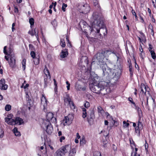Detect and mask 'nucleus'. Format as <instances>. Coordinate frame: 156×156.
Masks as SVG:
<instances>
[{"label": "nucleus", "instance_id": "f257e3e1", "mask_svg": "<svg viewBox=\"0 0 156 156\" xmlns=\"http://www.w3.org/2000/svg\"><path fill=\"white\" fill-rule=\"evenodd\" d=\"M101 67L103 71L102 76L104 81L99 82L98 85L91 84L90 85V87L92 92L104 95L107 93L106 88L105 87L107 86L110 83V80L114 72L112 69L108 67L105 63L101 65Z\"/></svg>", "mask_w": 156, "mask_h": 156}, {"label": "nucleus", "instance_id": "f03ea898", "mask_svg": "<svg viewBox=\"0 0 156 156\" xmlns=\"http://www.w3.org/2000/svg\"><path fill=\"white\" fill-rule=\"evenodd\" d=\"M94 20L91 26V27H90V29L91 32L93 31L98 34L100 31L101 33L99 34L98 38H101V34L104 36L107 34V30L104 25V22L102 18L98 15L97 13H95L93 15Z\"/></svg>", "mask_w": 156, "mask_h": 156}, {"label": "nucleus", "instance_id": "7ed1b4c3", "mask_svg": "<svg viewBox=\"0 0 156 156\" xmlns=\"http://www.w3.org/2000/svg\"><path fill=\"white\" fill-rule=\"evenodd\" d=\"M109 54H110V53L108 50L102 51L101 52H99L94 55L93 59V62H101L102 63L100 64V66L101 65L104 63L106 64L105 63H102V62L105 57L106 56V55ZM100 68H101V67Z\"/></svg>", "mask_w": 156, "mask_h": 156}, {"label": "nucleus", "instance_id": "20e7f679", "mask_svg": "<svg viewBox=\"0 0 156 156\" xmlns=\"http://www.w3.org/2000/svg\"><path fill=\"white\" fill-rule=\"evenodd\" d=\"M41 126L44 129H46V132L49 134H51L52 132L53 128L50 122L46 120H44Z\"/></svg>", "mask_w": 156, "mask_h": 156}, {"label": "nucleus", "instance_id": "39448f33", "mask_svg": "<svg viewBox=\"0 0 156 156\" xmlns=\"http://www.w3.org/2000/svg\"><path fill=\"white\" fill-rule=\"evenodd\" d=\"M79 9L80 12L84 14L87 13L90 10V7L87 4L80 5L79 6Z\"/></svg>", "mask_w": 156, "mask_h": 156}, {"label": "nucleus", "instance_id": "423d86ee", "mask_svg": "<svg viewBox=\"0 0 156 156\" xmlns=\"http://www.w3.org/2000/svg\"><path fill=\"white\" fill-rule=\"evenodd\" d=\"M94 113V110L92 109L90 111V113L88 114L87 116V121L90 125L93 124L95 118Z\"/></svg>", "mask_w": 156, "mask_h": 156}, {"label": "nucleus", "instance_id": "0eeeda50", "mask_svg": "<svg viewBox=\"0 0 156 156\" xmlns=\"http://www.w3.org/2000/svg\"><path fill=\"white\" fill-rule=\"evenodd\" d=\"M73 118L74 117L73 114H69L67 116L65 117L63 120L64 125L70 124L72 122Z\"/></svg>", "mask_w": 156, "mask_h": 156}, {"label": "nucleus", "instance_id": "6e6552de", "mask_svg": "<svg viewBox=\"0 0 156 156\" xmlns=\"http://www.w3.org/2000/svg\"><path fill=\"white\" fill-rule=\"evenodd\" d=\"M10 58V60L8 63L10 66L12 68H15L16 66V57L14 54H11Z\"/></svg>", "mask_w": 156, "mask_h": 156}, {"label": "nucleus", "instance_id": "1a4fd4ad", "mask_svg": "<svg viewBox=\"0 0 156 156\" xmlns=\"http://www.w3.org/2000/svg\"><path fill=\"white\" fill-rule=\"evenodd\" d=\"M47 120H46L55 123L56 122V119L55 117H53V114L51 112H49L47 113L46 115Z\"/></svg>", "mask_w": 156, "mask_h": 156}, {"label": "nucleus", "instance_id": "9d476101", "mask_svg": "<svg viewBox=\"0 0 156 156\" xmlns=\"http://www.w3.org/2000/svg\"><path fill=\"white\" fill-rule=\"evenodd\" d=\"M60 149L62 152V154L64 155L68 151L71 149V147L69 145L67 144L62 147Z\"/></svg>", "mask_w": 156, "mask_h": 156}, {"label": "nucleus", "instance_id": "9b49d317", "mask_svg": "<svg viewBox=\"0 0 156 156\" xmlns=\"http://www.w3.org/2000/svg\"><path fill=\"white\" fill-rule=\"evenodd\" d=\"M8 86L5 84L4 79H2L0 80V89L2 90H5L7 89Z\"/></svg>", "mask_w": 156, "mask_h": 156}, {"label": "nucleus", "instance_id": "f8f14e48", "mask_svg": "<svg viewBox=\"0 0 156 156\" xmlns=\"http://www.w3.org/2000/svg\"><path fill=\"white\" fill-rule=\"evenodd\" d=\"M41 104L43 105L44 107L43 109L44 110L48 105V101L44 94H42V96L41 98Z\"/></svg>", "mask_w": 156, "mask_h": 156}, {"label": "nucleus", "instance_id": "ddd939ff", "mask_svg": "<svg viewBox=\"0 0 156 156\" xmlns=\"http://www.w3.org/2000/svg\"><path fill=\"white\" fill-rule=\"evenodd\" d=\"M23 122V119L20 117H17L14 119V125L18 124L21 125Z\"/></svg>", "mask_w": 156, "mask_h": 156}, {"label": "nucleus", "instance_id": "4468645a", "mask_svg": "<svg viewBox=\"0 0 156 156\" xmlns=\"http://www.w3.org/2000/svg\"><path fill=\"white\" fill-rule=\"evenodd\" d=\"M6 46H5L4 48L3 51L5 55H8L9 56V57L10 56L11 54H12L13 50L12 48H9V50L7 52L6 50Z\"/></svg>", "mask_w": 156, "mask_h": 156}, {"label": "nucleus", "instance_id": "2eb2a0df", "mask_svg": "<svg viewBox=\"0 0 156 156\" xmlns=\"http://www.w3.org/2000/svg\"><path fill=\"white\" fill-rule=\"evenodd\" d=\"M68 50L67 49H65L64 50H62L60 53V57L62 58L66 57L68 55Z\"/></svg>", "mask_w": 156, "mask_h": 156}, {"label": "nucleus", "instance_id": "dca6fc26", "mask_svg": "<svg viewBox=\"0 0 156 156\" xmlns=\"http://www.w3.org/2000/svg\"><path fill=\"white\" fill-rule=\"evenodd\" d=\"M51 76H49V77H47L45 78L44 79V87H46L50 83L51 80Z\"/></svg>", "mask_w": 156, "mask_h": 156}, {"label": "nucleus", "instance_id": "f3484780", "mask_svg": "<svg viewBox=\"0 0 156 156\" xmlns=\"http://www.w3.org/2000/svg\"><path fill=\"white\" fill-rule=\"evenodd\" d=\"M5 122L8 124L10 125H14V119L11 118L6 117L5 118Z\"/></svg>", "mask_w": 156, "mask_h": 156}, {"label": "nucleus", "instance_id": "a211bd4d", "mask_svg": "<svg viewBox=\"0 0 156 156\" xmlns=\"http://www.w3.org/2000/svg\"><path fill=\"white\" fill-rule=\"evenodd\" d=\"M148 88V87L147 86H145L144 84L142 83L141 84V91L145 94L147 91V88Z\"/></svg>", "mask_w": 156, "mask_h": 156}, {"label": "nucleus", "instance_id": "6ab92c4d", "mask_svg": "<svg viewBox=\"0 0 156 156\" xmlns=\"http://www.w3.org/2000/svg\"><path fill=\"white\" fill-rule=\"evenodd\" d=\"M75 87L76 90L77 91H80L81 90H85L86 89L85 87H83L82 88L81 86L78 83H76V84L75 86Z\"/></svg>", "mask_w": 156, "mask_h": 156}, {"label": "nucleus", "instance_id": "aec40b11", "mask_svg": "<svg viewBox=\"0 0 156 156\" xmlns=\"http://www.w3.org/2000/svg\"><path fill=\"white\" fill-rule=\"evenodd\" d=\"M72 101L71 99L68 94H66L64 98V101L65 103L69 104Z\"/></svg>", "mask_w": 156, "mask_h": 156}, {"label": "nucleus", "instance_id": "412c9836", "mask_svg": "<svg viewBox=\"0 0 156 156\" xmlns=\"http://www.w3.org/2000/svg\"><path fill=\"white\" fill-rule=\"evenodd\" d=\"M76 152V150L74 148L70 149L68 156H75Z\"/></svg>", "mask_w": 156, "mask_h": 156}, {"label": "nucleus", "instance_id": "4be33fe9", "mask_svg": "<svg viewBox=\"0 0 156 156\" xmlns=\"http://www.w3.org/2000/svg\"><path fill=\"white\" fill-rule=\"evenodd\" d=\"M13 131L14 133L16 136H20V133L18 131L17 129L15 127L13 129Z\"/></svg>", "mask_w": 156, "mask_h": 156}, {"label": "nucleus", "instance_id": "5701e85b", "mask_svg": "<svg viewBox=\"0 0 156 156\" xmlns=\"http://www.w3.org/2000/svg\"><path fill=\"white\" fill-rule=\"evenodd\" d=\"M82 117L83 118H85L87 116V112H86V109L84 108H82Z\"/></svg>", "mask_w": 156, "mask_h": 156}, {"label": "nucleus", "instance_id": "b1692460", "mask_svg": "<svg viewBox=\"0 0 156 156\" xmlns=\"http://www.w3.org/2000/svg\"><path fill=\"white\" fill-rule=\"evenodd\" d=\"M56 156H62V152L60 148L56 152Z\"/></svg>", "mask_w": 156, "mask_h": 156}, {"label": "nucleus", "instance_id": "393cba45", "mask_svg": "<svg viewBox=\"0 0 156 156\" xmlns=\"http://www.w3.org/2000/svg\"><path fill=\"white\" fill-rule=\"evenodd\" d=\"M85 140L84 136H82L81 138L80 141V143L81 145L83 146L85 144Z\"/></svg>", "mask_w": 156, "mask_h": 156}, {"label": "nucleus", "instance_id": "a878e982", "mask_svg": "<svg viewBox=\"0 0 156 156\" xmlns=\"http://www.w3.org/2000/svg\"><path fill=\"white\" fill-rule=\"evenodd\" d=\"M68 104L69 105L72 109L73 110L75 109V106L73 101H71L70 102H69Z\"/></svg>", "mask_w": 156, "mask_h": 156}, {"label": "nucleus", "instance_id": "bb28decb", "mask_svg": "<svg viewBox=\"0 0 156 156\" xmlns=\"http://www.w3.org/2000/svg\"><path fill=\"white\" fill-rule=\"evenodd\" d=\"M150 52L152 58L154 59H155L156 58V57L154 51H151Z\"/></svg>", "mask_w": 156, "mask_h": 156}, {"label": "nucleus", "instance_id": "cd10ccee", "mask_svg": "<svg viewBox=\"0 0 156 156\" xmlns=\"http://www.w3.org/2000/svg\"><path fill=\"white\" fill-rule=\"evenodd\" d=\"M11 109V106L10 105H6L5 107V109L7 111H10Z\"/></svg>", "mask_w": 156, "mask_h": 156}, {"label": "nucleus", "instance_id": "c85d7f7f", "mask_svg": "<svg viewBox=\"0 0 156 156\" xmlns=\"http://www.w3.org/2000/svg\"><path fill=\"white\" fill-rule=\"evenodd\" d=\"M22 67L23 68V70H25L26 68V59H23L22 62Z\"/></svg>", "mask_w": 156, "mask_h": 156}, {"label": "nucleus", "instance_id": "c756f323", "mask_svg": "<svg viewBox=\"0 0 156 156\" xmlns=\"http://www.w3.org/2000/svg\"><path fill=\"white\" fill-rule=\"evenodd\" d=\"M29 22L30 24L31 28L32 27V26L34 25V20L33 18H31L29 20Z\"/></svg>", "mask_w": 156, "mask_h": 156}, {"label": "nucleus", "instance_id": "7c9ffc66", "mask_svg": "<svg viewBox=\"0 0 156 156\" xmlns=\"http://www.w3.org/2000/svg\"><path fill=\"white\" fill-rule=\"evenodd\" d=\"M44 71L46 76V77H49V76H50V73L48 69H44Z\"/></svg>", "mask_w": 156, "mask_h": 156}, {"label": "nucleus", "instance_id": "2f4dec72", "mask_svg": "<svg viewBox=\"0 0 156 156\" xmlns=\"http://www.w3.org/2000/svg\"><path fill=\"white\" fill-rule=\"evenodd\" d=\"M60 43L61 46L63 47H65L66 46L64 40L63 39H61L60 40Z\"/></svg>", "mask_w": 156, "mask_h": 156}, {"label": "nucleus", "instance_id": "473e14b6", "mask_svg": "<svg viewBox=\"0 0 156 156\" xmlns=\"http://www.w3.org/2000/svg\"><path fill=\"white\" fill-rule=\"evenodd\" d=\"M39 59L38 58H35L34 60V62L36 65L38 64L39 63Z\"/></svg>", "mask_w": 156, "mask_h": 156}, {"label": "nucleus", "instance_id": "72a5a7b5", "mask_svg": "<svg viewBox=\"0 0 156 156\" xmlns=\"http://www.w3.org/2000/svg\"><path fill=\"white\" fill-rule=\"evenodd\" d=\"M137 127H138V128H140V129L141 130L143 129V127L142 122H140L139 120L138 122Z\"/></svg>", "mask_w": 156, "mask_h": 156}, {"label": "nucleus", "instance_id": "f704fd0d", "mask_svg": "<svg viewBox=\"0 0 156 156\" xmlns=\"http://www.w3.org/2000/svg\"><path fill=\"white\" fill-rule=\"evenodd\" d=\"M137 112L138 114V115L140 119V116L142 115V112L140 108H138V109L137 110Z\"/></svg>", "mask_w": 156, "mask_h": 156}, {"label": "nucleus", "instance_id": "c9c22d12", "mask_svg": "<svg viewBox=\"0 0 156 156\" xmlns=\"http://www.w3.org/2000/svg\"><path fill=\"white\" fill-rule=\"evenodd\" d=\"M129 71L130 74V76H131L133 75V71L132 69V66L130 64L129 66Z\"/></svg>", "mask_w": 156, "mask_h": 156}, {"label": "nucleus", "instance_id": "e433bc0d", "mask_svg": "<svg viewBox=\"0 0 156 156\" xmlns=\"http://www.w3.org/2000/svg\"><path fill=\"white\" fill-rule=\"evenodd\" d=\"M67 5L66 4L64 3L62 4V9L63 12H65L66 11L65 8L67 7Z\"/></svg>", "mask_w": 156, "mask_h": 156}, {"label": "nucleus", "instance_id": "4c0bfd02", "mask_svg": "<svg viewBox=\"0 0 156 156\" xmlns=\"http://www.w3.org/2000/svg\"><path fill=\"white\" fill-rule=\"evenodd\" d=\"M140 33L141 35V37L142 38V40L146 41L145 36L144 34L141 32H140Z\"/></svg>", "mask_w": 156, "mask_h": 156}, {"label": "nucleus", "instance_id": "58836bf2", "mask_svg": "<svg viewBox=\"0 0 156 156\" xmlns=\"http://www.w3.org/2000/svg\"><path fill=\"white\" fill-rule=\"evenodd\" d=\"M106 114L107 115V118L108 119L110 120L113 119L112 117L111 116L108 112H107L106 113Z\"/></svg>", "mask_w": 156, "mask_h": 156}, {"label": "nucleus", "instance_id": "ea45409f", "mask_svg": "<svg viewBox=\"0 0 156 156\" xmlns=\"http://www.w3.org/2000/svg\"><path fill=\"white\" fill-rule=\"evenodd\" d=\"M94 156H101V153L98 151H95L94 153Z\"/></svg>", "mask_w": 156, "mask_h": 156}, {"label": "nucleus", "instance_id": "a19ab883", "mask_svg": "<svg viewBox=\"0 0 156 156\" xmlns=\"http://www.w3.org/2000/svg\"><path fill=\"white\" fill-rule=\"evenodd\" d=\"M132 13L133 15L135 17L136 19V20H138V17L136 15V13L135 11L134 10L132 9Z\"/></svg>", "mask_w": 156, "mask_h": 156}, {"label": "nucleus", "instance_id": "79ce46f5", "mask_svg": "<svg viewBox=\"0 0 156 156\" xmlns=\"http://www.w3.org/2000/svg\"><path fill=\"white\" fill-rule=\"evenodd\" d=\"M27 96H28V97L27 96L26 97V99L28 101V103H29L30 105H31L32 104V101L31 99H29V98L28 97H29V96L28 94H27Z\"/></svg>", "mask_w": 156, "mask_h": 156}, {"label": "nucleus", "instance_id": "37998d69", "mask_svg": "<svg viewBox=\"0 0 156 156\" xmlns=\"http://www.w3.org/2000/svg\"><path fill=\"white\" fill-rule=\"evenodd\" d=\"M28 33L32 36H34V30L33 29H31V30H29Z\"/></svg>", "mask_w": 156, "mask_h": 156}, {"label": "nucleus", "instance_id": "c03bdc74", "mask_svg": "<svg viewBox=\"0 0 156 156\" xmlns=\"http://www.w3.org/2000/svg\"><path fill=\"white\" fill-rule=\"evenodd\" d=\"M129 125V123H126V122L125 121H124L123 122V126L124 127H128Z\"/></svg>", "mask_w": 156, "mask_h": 156}, {"label": "nucleus", "instance_id": "a18cd8bd", "mask_svg": "<svg viewBox=\"0 0 156 156\" xmlns=\"http://www.w3.org/2000/svg\"><path fill=\"white\" fill-rule=\"evenodd\" d=\"M30 54L31 56L33 58H35V53L34 51H31L30 52Z\"/></svg>", "mask_w": 156, "mask_h": 156}, {"label": "nucleus", "instance_id": "49530a36", "mask_svg": "<svg viewBox=\"0 0 156 156\" xmlns=\"http://www.w3.org/2000/svg\"><path fill=\"white\" fill-rule=\"evenodd\" d=\"M4 135V131L2 129L0 128V137H2Z\"/></svg>", "mask_w": 156, "mask_h": 156}, {"label": "nucleus", "instance_id": "de8ad7c7", "mask_svg": "<svg viewBox=\"0 0 156 156\" xmlns=\"http://www.w3.org/2000/svg\"><path fill=\"white\" fill-rule=\"evenodd\" d=\"M84 106L86 108H88L90 106L89 103L88 102L86 101L84 104Z\"/></svg>", "mask_w": 156, "mask_h": 156}, {"label": "nucleus", "instance_id": "09e8293b", "mask_svg": "<svg viewBox=\"0 0 156 156\" xmlns=\"http://www.w3.org/2000/svg\"><path fill=\"white\" fill-rule=\"evenodd\" d=\"M29 48L30 50H31L32 51H33L34 49V46H33V45H32L31 44H29Z\"/></svg>", "mask_w": 156, "mask_h": 156}, {"label": "nucleus", "instance_id": "8fccbe9b", "mask_svg": "<svg viewBox=\"0 0 156 156\" xmlns=\"http://www.w3.org/2000/svg\"><path fill=\"white\" fill-rule=\"evenodd\" d=\"M93 4L94 6L97 5L98 4V0H93Z\"/></svg>", "mask_w": 156, "mask_h": 156}, {"label": "nucleus", "instance_id": "3c124183", "mask_svg": "<svg viewBox=\"0 0 156 156\" xmlns=\"http://www.w3.org/2000/svg\"><path fill=\"white\" fill-rule=\"evenodd\" d=\"M51 23L54 27H55V26H57V23L56 20H54Z\"/></svg>", "mask_w": 156, "mask_h": 156}, {"label": "nucleus", "instance_id": "603ef678", "mask_svg": "<svg viewBox=\"0 0 156 156\" xmlns=\"http://www.w3.org/2000/svg\"><path fill=\"white\" fill-rule=\"evenodd\" d=\"M131 156H141L140 154H138L137 152H135L134 153H132Z\"/></svg>", "mask_w": 156, "mask_h": 156}, {"label": "nucleus", "instance_id": "864d4df0", "mask_svg": "<svg viewBox=\"0 0 156 156\" xmlns=\"http://www.w3.org/2000/svg\"><path fill=\"white\" fill-rule=\"evenodd\" d=\"M152 3L154 6L156 7V0H152Z\"/></svg>", "mask_w": 156, "mask_h": 156}, {"label": "nucleus", "instance_id": "5fc2aeb1", "mask_svg": "<svg viewBox=\"0 0 156 156\" xmlns=\"http://www.w3.org/2000/svg\"><path fill=\"white\" fill-rule=\"evenodd\" d=\"M34 35L38 33V30L37 28H35L34 30Z\"/></svg>", "mask_w": 156, "mask_h": 156}, {"label": "nucleus", "instance_id": "6e6d98bb", "mask_svg": "<svg viewBox=\"0 0 156 156\" xmlns=\"http://www.w3.org/2000/svg\"><path fill=\"white\" fill-rule=\"evenodd\" d=\"M145 142H146V143L145 144V149L147 151V149L148 147V143H147L146 141H145Z\"/></svg>", "mask_w": 156, "mask_h": 156}, {"label": "nucleus", "instance_id": "4d7b16f0", "mask_svg": "<svg viewBox=\"0 0 156 156\" xmlns=\"http://www.w3.org/2000/svg\"><path fill=\"white\" fill-rule=\"evenodd\" d=\"M135 129L136 133L140 132V128H138V127H136L135 128Z\"/></svg>", "mask_w": 156, "mask_h": 156}, {"label": "nucleus", "instance_id": "13d9d810", "mask_svg": "<svg viewBox=\"0 0 156 156\" xmlns=\"http://www.w3.org/2000/svg\"><path fill=\"white\" fill-rule=\"evenodd\" d=\"M133 104L134 105L135 108L136 110H137L138 109V108H139V107L138 106L136 105L134 102L133 103Z\"/></svg>", "mask_w": 156, "mask_h": 156}, {"label": "nucleus", "instance_id": "bf43d9fd", "mask_svg": "<svg viewBox=\"0 0 156 156\" xmlns=\"http://www.w3.org/2000/svg\"><path fill=\"white\" fill-rule=\"evenodd\" d=\"M148 27H149V29H150V30H152V29H153L152 25L151 23L150 24H149Z\"/></svg>", "mask_w": 156, "mask_h": 156}, {"label": "nucleus", "instance_id": "052dcab7", "mask_svg": "<svg viewBox=\"0 0 156 156\" xmlns=\"http://www.w3.org/2000/svg\"><path fill=\"white\" fill-rule=\"evenodd\" d=\"M65 139V137L64 136H62L61 137L60 139V141L61 142H62V140H64Z\"/></svg>", "mask_w": 156, "mask_h": 156}, {"label": "nucleus", "instance_id": "680f3d73", "mask_svg": "<svg viewBox=\"0 0 156 156\" xmlns=\"http://www.w3.org/2000/svg\"><path fill=\"white\" fill-rule=\"evenodd\" d=\"M152 46L151 44H149V47L148 48V49L149 50V51H152Z\"/></svg>", "mask_w": 156, "mask_h": 156}, {"label": "nucleus", "instance_id": "e2e57ef3", "mask_svg": "<svg viewBox=\"0 0 156 156\" xmlns=\"http://www.w3.org/2000/svg\"><path fill=\"white\" fill-rule=\"evenodd\" d=\"M14 12L15 13H17L18 12V10L17 8L16 7H14Z\"/></svg>", "mask_w": 156, "mask_h": 156}, {"label": "nucleus", "instance_id": "0e129e2a", "mask_svg": "<svg viewBox=\"0 0 156 156\" xmlns=\"http://www.w3.org/2000/svg\"><path fill=\"white\" fill-rule=\"evenodd\" d=\"M35 36H36V37L37 39V41H38V42H39V36H38V34L37 33V34H35Z\"/></svg>", "mask_w": 156, "mask_h": 156}, {"label": "nucleus", "instance_id": "69168bd1", "mask_svg": "<svg viewBox=\"0 0 156 156\" xmlns=\"http://www.w3.org/2000/svg\"><path fill=\"white\" fill-rule=\"evenodd\" d=\"M54 85L55 86V88H56L57 87V83H56V80L55 79H54Z\"/></svg>", "mask_w": 156, "mask_h": 156}, {"label": "nucleus", "instance_id": "338daca9", "mask_svg": "<svg viewBox=\"0 0 156 156\" xmlns=\"http://www.w3.org/2000/svg\"><path fill=\"white\" fill-rule=\"evenodd\" d=\"M129 101H130L132 104H133V103L134 102L133 101V100L132 98H129Z\"/></svg>", "mask_w": 156, "mask_h": 156}, {"label": "nucleus", "instance_id": "774afa93", "mask_svg": "<svg viewBox=\"0 0 156 156\" xmlns=\"http://www.w3.org/2000/svg\"><path fill=\"white\" fill-rule=\"evenodd\" d=\"M29 86V84H28V83L26 84V85L25 86H24V89H26Z\"/></svg>", "mask_w": 156, "mask_h": 156}]
</instances>
